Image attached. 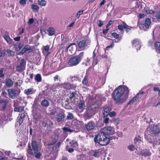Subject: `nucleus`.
Listing matches in <instances>:
<instances>
[{
    "label": "nucleus",
    "mask_w": 160,
    "mask_h": 160,
    "mask_svg": "<svg viewBox=\"0 0 160 160\" xmlns=\"http://www.w3.org/2000/svg\"><path fill=\"white\" fill-rule=\"evenodd\" d=\"M100 133L96 136L94 140H112V138L109 137V134H113L114 133V128L111 126H107L101 128L100 130Z\"/></svg>",
    "instance_id": "2"
},
{
    "label": "nucleus",
    "mask_w": 160,
    "mask_h": 160,
    "mask_svg": "<svg viewBox=\"0 0 160 160\" xmlns=\"http://www.w3.org/2000/svg\"><path fill=\"white\" fill-rule=\"evenodd\" d=\"M75 22H72L68 26L67 28L68 29H69V28H71L72 27L74 24H75Z\"/></svg>",
    "instance_id": "61"
},
{
    "label": "nucleus",
    "mask_w": 160,
    "mask_h": 160,
    "mask_svg": "<svg viewBox=\"0 0 160 160\" xmlns=\"http://www.w3.org/2000/svg\"><path fill=\"white\" fill-rule=\"evenodd\" d=\"M7 90L9 97L12 99H15L18 97V94L15 89L11 88Z\"/></svg>",
    "instance_id": "10"
},
{
    "label": "nucleus",
    "mask_w": 160,
    "mask_h": 160,
    "mask_svg": "<svg viewBox=\"0 0 160 160\" xmlns=\"http://www.w3.org/2000/svg\"><path fill=\"white\" fill-rule=\"evenodd\" d=\"M26 62L23 59H22L19 65L17 66L16 68V70L18 72L21 71L25 69Z\"/></svg>",
    "instance_id": "13"
},
{
    "label": "nucleus",
    "mask_w": 160,
    "mask_h": 160,
    "mask_svg": "<svg viewBox=\"0 0 160 160\" xmlns=\"http://www.w3.org/2000/svg\"><path fill=\"white\" fill-rule=\"evenodd\" d=\"M113 22V21L112 20H110L108 23L107 24L106 26V28H108L110 25L112 24Z\"/></svg>",
    "instance_id": "52"
},
{
    "label": "nucleus",
    "mask_w": 160,
    "mask_h": 160,
    "mask_svg": "<svg viewBox=\"0 0 160 160\" xmlns=\"http://www.w3.org/2000/svg\"><path fill=\"white\" fill-rule=\"evenodd\" d=\"M25 116V114L24 113H22L20 115V118L21 119H22L23 120V119Z\"/></svg>",
    "instance_id": "55"
},
{
    "label": "nucleus",
    "mask_w": 160,
    "mask_h": 160,
    "mask_svg": "<svg viewBox=\"0 0 160 160\" xmlns=\"http://www.w3.org/2000/svg\"><path fill=\"white\" fill-rule=\"evenodd\" d=\"M64 118V114L62 112L56 116L55 119L58 122H59L63 121Z\"/></svg>",
    "instance_id": "14"
},
{
    "label": "nucleus",
    "mask_w": 160,
    "mask_h": 160,
    "mask_svg": "<svg viewBox=\"0 0 160 160\" xmlns=\"http://www.w3.org/2000/svg\"><path fill=\"white\" fill-rule=\"evenodd\" d=\"M20 37H17L14 38V40L16 41H19L20 40Z\"/></svg>",
    "instance_id": "64"
},
{
    "label": "nucleus",
    "mask_w": 160,
    "mask_h": 160,
    "mask_svg": "<svg viewBox=\"0 0 160 160\" xmlns=\"http://www.w3.org/2000/svg\"><path fill=\"white\" fill-rule=\"evenodd\" d=\"M3 68H2L0 70V78L3 77L4 76V74L3 73Z\"/></svg>",
    "instance_id": "40"
},
{
    "label": "nucleus",
    "mask_w": 160,
    "mask_h": 160,
    "mask_svg": "<svg viewBox=\"0 0 160 160\" xmlns=\"http://www.w3.org/2000/svg\"><path fill=\"white\" fill-rule=\"evenodd\" d=\"M82 83L84 85H87L88 84V77L86 75L85 76L82 81Z\"/></svg>",
    "instance_id": "32"
},
{
    "label": "nucleus",
    "mask_w": 160,
    "mask_h": 160,
    "mask_svg": "<svg viewBox=\"0 0 160 160\" xmlns=\"http://www.w3.org/2000/svg\"><path fill=\"white\" fill-rule=\"evenodd\" d=\"M38 3L41 6H45L46 4V2L45 0H38Z\"/></svg>",
    "instance_id": "37"
},
{
    "label": "nucleus",
    "mask_w": 160,
    "mask_h": 160,
    "mask_svg": "<svg viewBox=\"0 0 160 160\" xmlns=\"http://www.w3.org/2000/svg\"><path fill=\"white\" fill-rule=\"evenodd\" d=\"M2 95L4 97L7 98V93L5 91H3L2 93Z\"/></svg>",
    "instance_id": "59"
},
{
    "label": "nucleus",
    "mask_w": 160,
    "mask_h": 160,
    "mask_svg": "<svg viewBox=\"0 0 160 160\" xmlns=\"http://www.w3.org/2000/svg\"><path fill=\"white\" fill-rule=\"evenodd\" d=\"M128 148L131 151H133L135 150V147L133 145H131L128 146Z\"/></svg>",
    "instance_id": "41"
},
{
    "label": "nucleus",
    "mask_w": 160,
    "mask_h": 160,
    "mask_svg": "<svg viewBox=\"0 0 160 160\" xmlns=\"http://www.w3.org/2000/svg\"><path fill=\"white\" fill-rule=\"evenodd\" d=\"M27 1V0H20L19 2L21 5L24 6L26 5Z\"/></svg>",
    "instance_id": "39"
},
{
    "label": "nucleus",
    "mask_w": 160,
    "mask_h": 160,
    "mask_svg": "<svg viewBox=\"0 0 160 160\" xmlns=\"http://www.w3.org/2000/svg\"><path fill=\"white\" fill-rule=\"evenodd\" d=\"M100 152L101 151L100 149L96 150L95 151L92 156L95 157H98L99 156Z\"/></svg>",
    "instance_id": "36"
},
{
    "label": "nucleus",
    "mask_w": 160,
    "mask_h": 160,
    "mask_svg": "<svg viewBox=\"0 0 160 160\" xmlns=\"http://www.w3.org/2000/svg\"><path fill=\"white\" fill-rule=\"evenodd\" d=\"M3 38L8 43L10 44L12 43V40L8 35H4Z\"/></svg>",
    "instance_id": "27"
},
{
    "label": "nucleus",
    "mask_w": 160,
    "mask_h": 160,
    "mask_svg": "<svg viewBox=\"0 0 160 160\" xmlns=\"http://www.w3.org/2000/svg\"><path fill=\"white\" fill-rule=\"evenodd\" d=\"M78 107L81 111H82L85 107V102L81 100L78 104Z\"/></svg>",
    "instance_id": "25"
},
{
    "label": "nucleus",
    "mask_w": 160,
    "mask_h": 160,
    "mask_svg": "<svg viewBox=\"0 0 160 160\" xmlns=\"http://www.w3.org/2000/svg\"><path fill=\"white\" fill-rule=\"evenodd\" d=\"M98 107L95 103H92L88 107L86 111V115L88 117H90L95 113V109Z\"/></svg>",
    "instance_id": "5"
},
{
    "label": "nucleus",
    "mask_w": 160,
    "mask_h": 160,
    "mask_svg": "<svg viewBox=\"0 0 160 160\" xmlns=\"http://www.w3.org/2000/svg\"><path fill=\"white\" fill-rule=\"evenodd\" d=\"M140 154L142 156H144L145 157L150 156L151 154V153L150 151L149 150L147 149H143L141 150Z\"/></svg>",
    "instance_id": "17"
},
{
    "label": "nucleus",
    "mask_w": 160,
    "mask_h": 160,
    "mask_svg": "<svg viewBox=\"0 0 160 160\" xmlns=\"http://www.w3.org/2000/svg\"><path fill=\"white\" fill-rule=\"evenodd\" d=\"M158 86L157 85H155V86L153 88V90L154 91H159L160 90L159 88L157 87Z\"/></svg>",
    "instance_id": "51"
},
{
    "label": "nucleus",
    "mask_w": 160,
    "mask_h": 160,
    "mask_svg": "<svg viewBox=\"0 0 160 160\" xmlns=\"http://www.w3.org/2000/svg\"><path fill=\"white\" fill-rule=\"evenodd\" d=\"M19 110V112H21L22 111L24 110V107L22 106L19 107L18 108Z\"/></svg>",
    "instance_id": "58"
},
{
    "label": "nucleus",
    "mask_w": 160,
    "mask_h": 160,
    "mask_svg": "<svg viewBox=\"0 0 160 160\" xmlns=\"http://www.w3.org/2000/svg\"><path fill=\"white\" fill-rule=\"evenodd\" d=\"M33 89V88H30L28 89L25 90H24V92L27 95L32 94L34 93Z\"/></svg>",
    "instance_id": "28"
},
{
    "label": "nucleus",
    "mask_w": 160,
    "mask_h": 160,
    "mask_svg": "<svg viewBox=\"0 0 160 160\" xmlns=\"http://www.w3.org/2000/svg\"><path fill=\"white\" fill-rule=\"evenodd\" d=\"M41 105L45 107H47L49 106V103L48 100L44 99L41 102Z\"/></svg>",
    "instance_id": "26"
},
{
    "label": "nucleus",
    "mask_w": 160,
    "mask_h": 160,
    "mask_svg": "<svg viewBox=\"0 0 160 160\" xmlns=\"http://www.w3.org/2000/svg\"><path fill=\"white\" fill-rule=\"evenodd\" d=\"M48 31L49 36H52L54 34V29L52 27H50L48 29Z\"/></svg>",
    "instance_id": "30"
},
{
    "label": "nucleus",
    "mask_w": 160,
    "mask_h": 160,
    "mask_svg": "<svg viewBox=\"0 0 160 160\" xmlns=\"http://www.w3.org/2000/svg\"><path fill=\"white\" fill-rule=\"evenodd\" d=\"M97 23L98 26L100 27H101L103 24V22L101 20H98Z\"/></svg>",
    "instance_id": "44"
},
{
    "label": "nucleus",
    "mask_w": 160,
    "mask_h": 160,
    "mask_svg": "<svg viewBox=\"0 0 160 160\" xmlns=\"http://www.w3.org/2000/svg\"><path fill=\"white\" fill-rule=\"evenodd\" d=\"M95 127V124L94 122L92 121H89L85 125V127L86 130L88 131L93 130Z\"/></svg>",
    "instance_id": "11"
},
{
    "label": "nucleus",
    "mask_w": 160,
    "mask_h": 160,
    "mask_svg": "<svg viewBox=\"0 0 160 160\" xmlns=\"http://www.w3.org/2000/svg\"><path fill=\"white\" fill-rule=\"evenodd\" d=\"M8 103L7 100H0V106L2 107L3 109H5Z\"/></svg>",
    "instance_id": "20"
},
{
    "label": "nucleus",
    "mask_w": 160,
    "mask_h": 160,
    "mask_svg": "<svg viewBox=\"0 0 160 160\" xmlns=\"http://www.w3.org/2000/svg\"><path fill=\"white\" fill-rule=\"evenodd\" d=\"M17 122L18 123L19 125H20L22 123L23 120L22 119H21V118L20 117H18L17 118Z\"/></svg>",
    "instance_id": "48"
},
{
    "label": "nucleus",
    "mask_w": 160,
    "mask_h": 160,
    "mask_svg": "<svg viewBox=\"0 0 160 160\" xmlns=\"http://www.w3.org/2000/svg\"><path fill=\"white\" fill-rule=\"evenodd\" d=\"M73 45H76V44L75 43H72L69 45L67 48V50L68 51V49L70 51L71 50V48H73L72 46Z\"/></svg>",
    "instance_id": "43"
},
{
    "label": "nucleus",
    "mask_w": 160,
    "mask_h": 160,
    "mask_svg": "<svg viewBox=\"0 0 160 160\" xmlns=\"http://www.w3.org/2000/svg\"><path fill=\"white\" fill-rule=\"evenodd\" d=\"M33 22H34V20H33V18H30L28 22L30 24H32V23H33Z\"/></svg>",
    "instance_id": "63"
},
{
    "label": "nucleus",
    "mask_w": 160,
    "mask_h": 160,
    "mask_svg": "<svg viewBox=\"0 0 160 160\" xmlns=\"http://www.w3.org/2000/svg\"><path fill=\"white\" fill-rule=\"evenodd\" d=\"M112 108L110 106H105L103 107L104 112L103 114L104 117H107L109 115L110 112L111 111Z\"/></svg>",
    "instance_id": "16"
},
{
    "label": "nucleus",
    "mask_w": 160,
    "mask_h": 160,
    "mask_svg": "<svg viewBox=\"0 0 160 160\" xmlns=\"http://www.w3.org/2000/svg\"><path fill=\"white\" fill-rule=\"evenodd\" d=\"M78 92L76 91L70 93L69 98L71 99L73 98H77L78 97Z\"/></svg>",
    "instance_id": "21"
},
{
    "label": "nucleus",
    "mask_w": 160,
    "mask_h": 160,
    "mask_svg": "<svg viewBox=\"0 0 160 160\" xmlns=\"http://www.w3.org/2000/svg\"><path fill=\"white\" fill-rule=\"evenodd\" d=\"M27 51H29V52L32 51V49L29 45H25L20 52H19L18 55H22Z\"/></svg>",
    "instance_id": "15"
},
{
    "label": "nucleus",
    "mask_w": 160,
    "mask_h": 160,
    "mask_svg": "<svg viewBox=\"0 0 160 160\" xmlns=\"http://www.w3.org/2000/svg\"><path fill=\"white\" fill-rule=\"evenodd\" d=\"M151 131L154 133L157 134L160 132V128L157 125H153L151 128Z\"/></svg>",
    "instance_id": "19"
},
{
    "label": "nucleus",
    "mask_w": 160,
    "mask_h": 160,
    "mask_svg": "<svg viewBox=\"0 0 160 160\" xmlns=\"http://www.w3.org/2000/svg\"><path fill=\"white\" fill-rule=\"evenodd\" d=\"M146 12L147 13L152 14V13H154L155 12L151 10H146Z\"/></svg>",
    "instance_id": "53"
},
{
    "label": "nucleus",
    "mask_w": 160,
    "mask_h": 160,
    "mask_svg": "<svg viewBox=\"0 0 160 160\" xmlns=\"http://www.w3.org/2000/svg\"><path fill=\"white\" fill-rule=\"evenodd\" d=\"M83 10H80L77 12V16L78 18H79L80 15L83 13Z\"/></svg>",
    "instance_id": "47"
},
{
    "label": "nucleus",
    "mask_w": 160,
    "mask_h": 160,
    "mask_svg": "<svg viewBox=\"0 0 160 160\" xmlns=\"http://www.w3.org/2000/svg\"><path fill=\"white\" fill-rule=\"evenodd\" d=\"M84 54V52H81L79 53L78 55L76 56V57L79 59V61L80 62L82 58H83Z\"/></svg>",
    "instance_id": "35"
},
{
    "label": "nucleus",
    "mask_w": 160,
    "mask_h": 160,
    "mask_svg": "<svg viewBox=\"0 0 160 160\" xmlns=\"http://www.w3.org/2000/svg\"><path fill=\"white\" fill-rule=\"evenodd\" d=\"M80 62L79 59L76 56H73L71 58L68 64L70 66H72L78 65Z\"/></svg>",
    "instance_id": "9"
},
{
    "label": "nucleus",
    "mask_w": 160,
    "mask_h": 160,
    "mask_svg": "<svg viewBox=\"0 0 160 160\" xmlns=\"http://www.w3.org/2000/svg\"><path fill=\"white\" fill-rule=\"evenodd\" d=\"M73 118V115L70 113H69L67 117L68 119H72Z\"/></svg>",
    "instance_id": "45"
},
{
    "label": "nucleus",
    "mask_w": 160,
    "mask_h": 160,
    "mask_svg": "<svg viewBox=\"0 0 160 160\" xmlns=\"http://www.w3.org/2000/svg\"><path fill=\"white\" fill-rule=\"evenodd\" d=\"M152 23L151 19L148 18L145 20H142L138 24L140 29L146 31L151 27Z\"/></svg>",
    "instance_id": "4"
},
{
    "label": "nucleus",
    "mask_w": 160,
    "mask_h": 160,
    "mask_svg": "<svg viewBox=\"0 0 160 160\" xmlns=\"http://www.w3.org/2000/svg\"><path fill=\"white\" fill-rule=\"evenodd\" d=\"M96 143H98L102 146H105L110 142V141H94Z\"/></svg>",
    "instance_id": "23"
},
{
    "label": "nucleus",
    "mask_w": 160,
    "mask_h": 160,
    "mask_svg": "<svg viewBox=\"0 0 160 160\" xmlns=\"http://www.w3.org/2000/svg\"><path fill=\"white\" fill-rule=\"evenodd\" d=\"M57 86L58 88L63 87L66 90L74 89L76 88V86L73 84H71L68 82H64L61 84H58Z\"/></svg>",
    "instance_id": "8"
},
{
    "label": "nucleus",
    "mask_w": 160,
    "mask_h": 160,
    "mask_svg": "<svg viewBox=\"0 0 160 160\" xmlns=\"http://www.w3.org/2000/svg\"><path fill=\"white\" fill-rule=\"evenodd\" d=\"M31 8L32 11L35 12H38L39 9V7L38 6L34 4L32 5Z\"/></svg>",
    "instance_id": "31"
},
{
    "label": "nucleus",
    "mask_w": 160,
    "mask_h": 160,
    "mask_svg": "<svg viewBox=\"0 0 160 160\" xmlns=\"http://www.w3.org/2000/svg\"><path fill=\"white\" fill-rule=\"evenodd\" d=\"M43 142L45 144V146L47 145L49 146H53L52 148V150L56 149L59 148L61 144V143L60 142H58L57 144L54 145L57 141H44Z\"/></svg>",
    "instance_id": "7"
},
{
    "label": "nucleus",
    "mask_w": 160,
    "mask_h": 160,
    "mask_svg": "<svg viewBox=\"0 0 160 160\" xmlns=\"http://www.w3.org/2000/svg\"><path fill=\"white\" fill-rule=\"evenodd\" d=\"M44 49L45 50L46 52H48L49 50V46L47 45L46 46H44Z\"/></svg>",
    "instance_id": "50"
},
{
    "label": "nucleus",
    "mask_w": 160,
    "mask_h": 160,
    "mask_svg": "<svg viewBox=\"0 0 160 160\" xmlns=\"http://www.w3.org/2000/svg\"><path fill=\"white\" fill-rule=\"evenodd\" d=\"M109 115L110 117H112L115 116L116 113L114 112L113 111L110 112Z\"/></svg>",
    "instance_id": "49"
},
{
    "label": "nucleus",
    "mask_w": 160,
    "mask_h": 160,
    "mask_svg": "<svg viewBox=\"0 0 160 160\" xmlns=\"http://www.w3.org/2000/svg\"><path fill=\"white\" fill-rule=\"evenodd\" d=\"M129 90L125 86H119L115 89L112 94V98L114 101L119 103L124 102L128 97Z\"/></svg>",
    "instance_id": "1"
},
{
    "label": "nucleus",
    "mask_w": 160,
    "mask_h": 160,
    "mask_svg": "<svg viewBox=\"0 0 160 160\" xmlns=\"http://www.w3.org/2000/svg\"><path fill=\"white\" fill-rule=\"evenodd\" d=\"M42 125L44 127H46L48 126V123L47 122H45L43 121L42 122Z\"/></svg>",
    "instance_id": "54"
},
{
    "label": "nucleus",
    "mask_w": 160,
    "mask_h": 160,
    "mask_svg": "<svg viewBox=\"0 0 160 160\" xmlns=\"http://www.w3.org/2000/svg\"><path fill=\"white\" fill-rule=\"evenodd\" d=\"M27 153L29 155L34 156L38 159H39L42 157V153L38 151V146L36 141H32L31 143V147L30 144L28 145Z\"/></svg>",
    "instance_id": "3"
},
{
    "label": "nucleus",
    "mask_w": 160,
    "mask_h": 160,
    "mask_svg": "<svg viewBox=\"0 0 160 160\" xmlns=\"http://www.w3.org/2000/svg\"><path fill=\"white\" fill-rule=\"evenodd\" d=\"M136 98H133L128 103V105L132 104L136 100Z\"/></svg>",
    "instance_id": "38"
},
{
    "label": "nucleus",
    "mask_w": 160,
    "mask_h": 160,
    "mask_svg": "<svg viewBox=\"0 0 160 160\" xmlns=\"http://www.w3.org/2000/svg\"><path fill=\"white\" fill-rule=\"evenodd\" d=\"M35 79L38 82H41L42 80V77L41 75L39 74H37L35 77Z\"/></svg>",
    "instance_id": "34"
},
{
    "label": "nucleus",
    "mask_w": 160,
    "mask_h": 160,
    "mask_svg": "<svg viewBox=\"0 0 160 160\" xmlns=\"http://www.w3.org/2000/svg\"><path fill=\"white\" fill-rule=\"evenodd\" d=\"M145 16L144 14H139V18L140 19L142 18H144Z\"/></svg>",
    "instance_id": "60"
},
{
    "label": "nucleus",
    "mask_w": 160,
    "mask_h": 160,
    "mask_svg": "<svg viewBox=\"0 0 160 160\" xmlns=\"http://www.w3.org/2000/svg\"><path fill=\"white\" fill-rule=\"evenodd\" d=\"M69 144L71 147L73 148H76L78 145L77 142L76 141H71L69 142Z\"/></svg>",
    "instance_id": "33"
},
{
    "label": "nucleus",
    "mask_w": 160,
    "mask_h": 160,
    "mask_svg": "<svg viewBox=\"0 0 160 160\" xmlns=\"http://www.w3.org/2000/svg\"><path fill=\"white\" fill-rule=\"evenodd\" d=\"M90 40L87 38H85L80 41L78 43L77 45L78 51H81L84 50L90 44Z\"/></svg>",
    "instance_id": "6"
},
{
    "label": "nucleus",
    "mask_w": 160,
    "mask_h": 160,
    "mask_svg": "<svg viewBox=\"0 0 160 160\" xmlns=\"http://www.w3.org/2000/svg\"><path fill=\"white\" fill-rule=\"evenodd\" d=\"M123 28H124V27L122 26V25H118V29L120 30L122 32H124V30H123Z\"/></svg>",
    "instance_id": "46"
},
{
    "label": "nucleus",
    "mask_w": 160,
    "mask_h": 160,
    "mask_svg": "<svg viewBox=\"0 0 160 160\" xmlns=\"http://www.w3.org/2000/svg\"><path fill=\"white\" fill-rule=\"evenodd\" d=\"M155 17L157 19H160V12H158Z\"/></svg>",
    "instance_id": "57"
},
{
    "label": "nucleus",
    "mask_w": 160,
    "mask_h": 160,
    "mask_svg": "<svg viewBox=\"0 0 160 160\" xmlns=\"http://www.w3.org/2000/svg\"><path fill=\"white\" fill-rule=\"evenodd\" d=\"M5 53L8 56H13L15 55V52L9 49H7L5 51Z\"/></svg>",
    "instance_id": "24"
},
{
    "label": "nucleus",
    "mask_w": 160,
    "mask_h": 160,
    "mask_svg": "<svg viewBox=\"0 0 160 160\" xmlns=\"http://www.w3.org/2000/svg\"><path fill=\"white\" fill-rule=\"evenodd\" d=\"M155 47L156 52L158 53H160V42H156L155 44Z\"/></svg>",
    "instance_id": "29"
},
{
    "label": "nucleus",
    "mask_w": 160,
    "mask_h": 160,
    "mask_svg": "<svg viewBox=\"0 0 160 160\" xmlns=\"http://www.w3.org/2000/svg\"><path fill=\"white\" fill-rule=\"evenodd\" d=\"M112 36L115 38L118 39L119 37V35L115 32H113L112 34Z\"/></svg>",
    "instance_id": "42"
},
{
    "label": "nucleus",
    "mask_w": 160,
    "mask_h": 160,
    "mask_svg": "<svg viewBox=\"0 0 160 160\" xmlns=\"http://www.w3.org/2000/svg\"><path fill=\"white\" fill-rule=\"evenodd\" d=\"M108 30H109V29L108 28H107L103 30V32H102L105 35L106 34V33H107Z\"/></svg>",
    "instance_id": "62"
},
{
    "label": "nucleus",
    "mask_w": 160,
    "mask_h": 160,
    "mask_svg": "<svg viewBox=\"0 0 160 160\" xmlns=\"http://www.w3.org/2000/svg\"><path fill=\"white\" fill-rule=\"evenodd\" d=\"M132 44L133 47L136 48L137 51L140 49L141 44L140 41L139 40L137 39H134L132 41Z\"/></svg>",
    "instance_id": "12"
},
{
    "label": "nucleus",
    "mask_w": 160,
    "mask_h": 160,
    "mask_svg": "<svg viewBox=\"0 0 160 160\" xmlns=\"http://www.w3.org/2000/svg\"><path fill=\"white\" fill-rule=\"evenodd\" d=\"M66 151H68L70 153H71L74 151V149L73 148H67Z\"/></svg>",
    "instance_id": "56"
},
{
    "label": "nucleus",
    "mask_w": 160,
    "mask_h": 160,
    "mask_svg": "<svg viewBox=\"0 0 160 160\" xmlns=\"http://www.w3.org/2000/svg\"><path fill=\"white\" fill-rule=\"evenodd\" d=\"M62 130L64 132H69L71 133L73 131V130L70 128V126L68 125H66L65 126L62 128Z\"/></svg>",
    "instance_id": "22"
},
{
    "label": "nucleus",
    "mask_w": 160,
    "mask_h": 160,
    "mask_svg": "<svg viewBox=\"0 0 160 160\" xmlns=\"http://www.w3.org/2000/svg\"><path fill=\"white\" fill-rule=\"evenodd\" d=\"M5 84L7 87L10 88L13 85V82L10 78H6L5 80Z\"/></svg>",
    "instance_id": "18"
}]
</instances>
